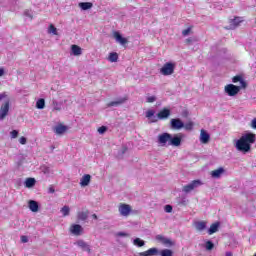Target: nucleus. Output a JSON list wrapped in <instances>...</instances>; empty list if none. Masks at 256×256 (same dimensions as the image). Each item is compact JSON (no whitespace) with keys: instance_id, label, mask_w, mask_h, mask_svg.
<instances>
[{"instance_id":"1","label":"nucleus","mask_w":256,"mask_h":256,"mask_svg":"<svg viewBox=\"0 0 256 256\" xmlns=\"http://www.w3.org/2000/svg\"><path fill=\"white\" fill-rule=\"evenodd\" d=\"M183 133H178V134H170L167 132H164L162 134L158 135V140L157 143L160 145V147H181V143L183 141Z\"/></svg>"},{"instance_id":"2","label":"nucleus","mask_w":256,"mask_h":256,"mask_svg":"<svg viewBox=\"0 0 256 256\" xmlns=\"http://www.w3.org/2000/svg\"><path fill=\"white\" fill-rule=\"evenodd\" d=\"M255 141L256 135L251 132H247L243 134L240 139L236 140L235 147L237 151H240V153H249V151H251V145H253Z\"/></svg>"},{"instance_id":"3","label":"nucleus","mask_w":256,"mask_h":256,"mask_svg":"<svg viewBox=\"0 0 256 256\" xmlns=\"http://www.w3.org/2000/svg\"><path fill=\"white\" fill-rule=\"evenodd\" d=\"M161 75H164L165 77L169 75H173L175 73V63H165L163 67L160 69Z\"/></svg>"},{"instance_id":"4","label":"nucleus","mask_w":256,"mask_h":256,"mask_svg":"<svg viewBox=\"0 0 256 256\" xmlns=\"http://www.w3.org/2000/svg\"><path fill=\"white\" fill-rule=\"evenodd\" d=\"M201 185H203V182H201V180H194L189 184L183 186L182 191L183 193H191V191H194V189H197V187H201Z\"/></svg>"},{"instance_id":"5","label":"nucleus","mask_w":256,"mask_h":256,"mask_svg":"<svg viewBox=\"0 0 256 256\" xmlns=\"http://www.w3.org/2000/svg\"><path fill=\"white\" fill-rule=\"evenodd\" d=\"M241 86H236L233 84H228L225 86L224 91L229 95V97H235L241 91Z\"/></svg>"},{"instance_id":"6","label":"nucleus","mask_w":256,"mask_h":256,"mask_svg":"<svg viewBox=\"0 0 256 256\" xmlns=\"http://www.w3.org/2000/svg\"><path fill=\"white\" fill-rule=\"evenodd\" d=\"M185 127V123L182 122L179 118H173L170 120V129L174 131H181Z\"/></svg>"},{"instance_id":"7","label":"nucleus","mask_w":256,"mask_h":256,"mask_svg":"<svg viewBox=\"0 0 256 256\" xmlns=\"http://www.w3.org/2000/svg\"><path fill=\"white\" fill-rule=\"evenodd\" d=\"M118 211L122 217H129L131 213V206L128 204L120 203L118 206Z\"/></svg>"},{"instance_id":"8","label":"nucleus","mask_w":256,"mask_h":256,"mask_svg":"<svg viewBox=\"0 0 256 256\" xmlns=\"http://www.w3.org/2000/svg\"><path fill=\"white\" fill-rule=\"evenodd\" d=\"M245 20L243 19V17H235L234 19H231L229 21V25L226 27V29H237V27H239V25H241V23H243Z\"/></svg>"},{"instance_id":"9","label":"nucleus","mask_w":256,"mask_h":256,"mask_svg":"<svg viewBox=\"0 0 256 256\" xmlns=\"http://www.w3.org/2000/svg\"><path fill=\"white\" fill-rule=\"evenodd\" d=\"M9 107L10 102L7 100L5 103H3L0 107V121H3L7 115H9Z\"/></svg>"},{"instance_id":"10","label":"nucleus","mask_w":256,"mask_h":256,"mask_svg":"<svg viewBox=\"0 0 256 256\" xmlns=\"http://www.w3.org/2000/svg\"><path fill=\"white\" fill-rule=\"evenodd\" d=\"M210 139H211V136L209 135V133H207V131L202 129L200 132V142L203 143V145H207Z\"/></svg>"},{"instance_id":"11","label":"nucleus","mask_w":256,"mask_h":256,"mask_svg":"<svg viewBox=\"0 0 256 256\" xmlns=\"http://www.w3.org/2000/svg\"><path fill=\"white\" fill-rule=\"evenodd\" d=\"M71 234L79 236L81 233H83V227L79 224H74L70 228Z\"/></svg>"},{"instance_id":"12","label":"nucleus","mask_w":256,"mask_h":256,"mask_svg":"<svg viewBox=\"0 0 256 256\" xmlns=\"http://www.w3.org/2000/svg\"><path fill=\"white\" fill-rule=\"evenodd\" d=\"M157 255H159V249L157 248H150L147 251L139 253V256H157Z\"/></svg>"},{"instance_id":"13","label":"nucleus","mask_w":256,"mask_h":256,"mask_svg":"<svg viewBox=\"0 0 256 256\" xmlns=\"http://www.w3.org/2000/svg\"><path fill=\"white\" fill-rule=\"evenodd\" d=\"M69 128L63 124H58L54 127V133L56 135H63Z\"/></svg>"},{"instance_id":"14","label":"nucleus","mask_w":256,"mask_h":256,"mask_svg":"<svg viewBox=\"0 0 256 256\" xmlns=\"http://www.w3.org/2000/svg\"><path fill=\"white\" fill-rule=\"evenodd\" d=\"M225 173V169L223 167H220L216 170H213L211 172L212 179H221V176Z\"/></svg>"},{"instance_id":"15","label":"nucleus","mask_w":256,"mask_h":256,"mask_svg":"<svg viewBox=\"0 0 256 256\" xmlns=\"http://www.w3.org/2000/svg\"><path fill=\"white\" fill-rule=\"evenodd\" d=\"M71 55H74V57H79L80 55H83V49L73 44L71 46Z\"/></svg>"},{"instance_id":"16","label":"nucleus","mask_w":256,"mask_h":256,"mask_svg":"<svg viewBox=\"0 0 256 256\" xmlns=\"http://www.w3.org/2000/svg\"><path fill=\"white\" fill-rule=\"evenodd\" d=\"M76 244L78 247H80V249H83V251L91 253V248L89 247V244H87V242H85L84 240H78Z\"/></svg>"},{"instance_id":"17","label":"nucleus","mask_w":256,"mask_h":256,"mask_svg":"<svg viewBox=\"0 0 256 256\" xmlns=\"http://www.w3.org/2000/svg\"><path fill=\"white\" fill-rule=\"evenodd\" d=\"M171 115V110L164 108L161 110L158 114L157 117L158 119H168V117Z\"/></svg>"},{"instance_id":"18","label":"nucleus","mask_w":256,"mask_h":256,"mask_svg":"<svg viewBox=\"0 0 256 256\" xmlns=\"http://www.w3.org/2000/svg\"><path fill=\"white\" fill-rule=\"evenodd\" d=\"M91 183V175L86 174L80 179L81 187H87Z\"/></svg>"},{"instance_id":"19","label":"nucleus","mask_w":256,"mask_h":256,"mask_svg":"<svg viewBox=\"0 0 256 256\" xmlns=\"http://www.w3.org/2000/svg\"><path fill=\"white\" fill-rule=\"evenodd\" d=\"M88 218H89V210L79 211L77 213L78 221H87Z\"/></svg>"},{"instance_id":"20","label":"nucleus","mask_w":256,"mask_h":256,"mask_svg":"<svg viewBox=\"0 0 256 256\" xmlns=\"http://www.w3.org/2000/svg\"><path fill=\"white\" fill-rule=\"evenodd\" d=\"M114 38L116 39L117 43H120V45H127V38L121 36L119 32H114Z\"/></svg>"},{"instance_id":"21","label":"nucleus","mask_w":256,"mask_h":256,"mask_svg":"<svg viewBox=\"0 0 256 256\" xmlns=\"http://www.w3.org/2000/svg\"><path fill=\"white\" fill-rule=\"evenodd\" d=\"M28 207L32 213H37V211H39V204L35 200H30Z\"/></svg>"},{"instance_id":"22","label":"nucleus","mask_w":256,"mask_h":256,"mask_svg":"<svg viewBox=\"0 0 256 256\" xmlns=\"http://www.w3.org/2000/svg\"><path fill=\"white\" fill-rule=\"evenodd\" d=\"M147 119H150V123H157V117H155V110H148L146 112Z\"/></svg>"},{"instance_id":"23","label":"nucleus","mask_w":256,"mask_h":256,"mask_svg":"<svg viewBox=\"0 0 256 256\" xmlns=\"http://www.w3.org/2000/svg\"><path fill=\"white\" fill-rule=\"evenodd\" d=\"M125 101H127V98H119L116 101H112L110 103H108V107H118V105H123V103H125Z\"/></svg>"},{"instance_id":"24","label":"nucleus","mask_w":256,"mask_h":256,"mask_svg":"<svg viewBox=\"0 0 256 256\" xmlns=\"http://www.w3.org/2000/svg\"><path fill=\"white\" fill-rule=\"evenodd\" d=\"M194 225L195 229H197L198 231H205V229H207V222L205 221H198Z\"/></svg>"},{"instance_id":"25","label":"nucleus","mask_w":256,"mask_h":256,"mask_svg":"<svg viewBox=\"0 0 256 256\" xmlns=\"http://www.w3.org/2000/svg\"><path fill=\"white\" fill-rule=\"evenodd\" d=\"M232 81L234 83H240V87L242 89H245L247 87V83L243 81V78L241 76H235Z\"/></svg>"},{"instance_id":"26","label":"nucleus","mask_w":256,"mask_h":256,"mask_svg":"<svg viewBox=\"0 0 256 256\" xmlns=\"http://www.w3.org/2000/svg\"><path fill=\"white\" fill-rule=\"evenodd\" d=\"M108 61H110V63H117V61H119V54H117V52H111L108 56Z\"/></svg>"},{"instance_id":"27","label":"nucleus","mask_w":256,"mask_h":256,"mask_svg":"<svg viewBox=\"0 0 256 256\" xmlns=\"http://www.w3.org/2000/svg\"><path fill=\"white\" fill-rule=\"evenodd\" d=\"M219 231V222H216L210 226L208 229V235H213V233H217Z\"/></svg>"},{"instance_id":"28","label":"nucleus","mask_w":256,"mask_h":256,"mask_svg":"<svg viewBox=\"0 0 256 256\" xmlns=\"http://www.w3.org/2000/svg\"><path fill=\"white\" fill-rule=\"evenodd\" d=\"M79 7L82 9V11H87L93 7V3L81 2V3H79Z\"/></svg>"},{"instance_id":"29","label":"nucleus","mask_w":256,"mask_h":256,"mask_svg":"<svg viewBox=\"0 0 256 256\" xmlns=\"http://www.w3.org/2000/svg\"><path fill=\"white\" fill-rule=\"evenodd\" d=\"M35 178H27L25 181V187H27L28 189H31V187H35Z\"/></svg>"},{"instance_id":"30","label":"nucleus","mask_w":256,"mask_h":256,"mask_svg":"<svg viewBox=\"0 0 256 256\" xmlns=\"http://www.w3.org/2000/svg\"><path fill=\"white\" fill-rule=\"evenodd\" d=\"M48 34L49 35H59V33L57 32V28L55 27V25L50 24L48 27Z\"/></svg>"},{"instance_id":"31","label":"nucleus","mask_w":256,"mask_h":256,"mask_svg":"<svg viewBox=\"0 0 256 256\" xmlns=\"http://www.w3.org/2000/svg\"><path fill=\"white\" fill-rule=\"evenodd\" d=\"M60 213H62L63 217H68L69 213H71V208L66 205L61 208Z\"/></svg>"},{"instance_id":"32","label":"nucleus","mask_w":256,"mask_h":256,"mask_svg":"<svg viewBox=\"0 0 256 256\" xmlns=\"http://www.w3.org/2000/svg\"><path fill=\"white\" fill-rule=\"evenodd\" d=\"M133 245H135L136 247H144L145 241L141 240V238H135L133 240Z\"/></svg>"},{"instance_id":"33","label":"nucleus","mask_w":256,"mask_h":256,"mask_svg":"<svg viewBox=\"0 0 256 256\" xmlns=\"http://www.w3.org/2000/svg\"><path fill=\"white\" fill-rule=\"evenodd\" d=\"M36 107L38 109H45V99L40 98L39 100H37Z\"/></svg>"},{"instance_id":"34","label":"nucleus","mask_w":256,"mask_h":256,"mask_svg":"<svg viewBox=\"0 0 256 256\" xmlns=\"http://www.w3.org/2000/svg\"><path fill=\"white\" fill-rule=\"evenodd\" d=\"M214 248H215V244H213L210 240H207L205 243L206 251H213Z\"/></svg>"},{"instance_id":"35","label":"nucleus","mask_w":256,"mask_h":256,"mask_svg":"<svg viewBox=\"0 0 256 256\" xmlns=\"http://www.w3.org/2000/svg\"><path fill=\"white\" fill-rule=\"evenodd\" d=\"M160 256H173V251L171 249L161 250Z\"/></svg>"},{"instance_id":"36","label":"nucleus","mask_w":256,"mask_h":256,"mask_svg":"<svg viewBox=\"0 0 256 256\" xmlns=\"http://www.w3.org/2000/svg\"><path fill=\"white\" fill-rule=\"evenodd\" d=\"M183 129L186 131H193V122H187L184 124Z\"/></svg>"},{"instance_id":"37","label":"nucleus","mask_w":256,"mask_h":256,"mask_svg":"<svg viewBox=\"0 0 256 256\" xmlns=\"http://www.w3.org/2000/svg\"><path fill=\"white\" fill-rule=\"evenodd\" d=\"M52 105H53V111H61V104H59V102L53 101Z\"/></svg>"},{"instance_id":"38","label":"nucleus","mask_w":256,"mask_h":256,"mask_svg":"<svg viewBox=\"0 0 256 256\" xmlns=\"http://www.w3.org/2000/svg\"><path fill=\"white\" fill-rule=\"evenodd\" d=\"M157 101V97L155 96H147L146 97V103H155Z\"/></svg>"},{"instance_id":"39","label":"nucleus","mask_w":256,"mask_h":256,"mask_svg":"<svg viewBox=\"0 0 256 256\" xmlns=\"http://www.w3.org/2000/svg\"><path fill=\"white\" fill-rule=\"evenodd\" d=\"M10 135L12 139H17V137L19 136V131L13 130L10 132Z\"/></svg>"},{"instance_id":"40","label":"nucleus","mask_w":256,"mask_h":256,"mask_svg":"<svg viewBox=\"0 0 256 256\" xmlns=\"http://www.w3.org/2000/svg\"><path fill=\"white\" fill-rule=\"evenodd\" d=\"M18 159H19L18 165L21 166V165H23V163H25L26 157H25V155H20V156L18 157Z\"/></svg>"},{"instance_id":"41","label":"nucleus","mask_w":256,"mask_h":256,"mask_svg":"<svg viewBox=\"0 0 256 256\" xmlns=\"http://www.w3.org/2000/svg\"><path fill=\"white\" fill-rule=\"evenodd\" d=\"M106 132H107V128L105 126H101V127L98 128V133L100 135H103Z\"/></svg>"},{"instance_id":"42","label":"nucleus","mask_w":256,"mask_h":256,"mask_svg":"<svg viewBox=\"0 0 256 256\" xmlns=\"http://www.w3.org/2000/svg\"><path fill=\"white\" fill-rule=\"evenodd\" d=\"M164 211H165L166 213H171V212L173 211V206H171V205H166V206L164 207Z\"/></svg>"},{"instance_id":"43","label":"nucleus","mask_w":256,"mask_h":256,"mask_svg":"<svg viewBox=\"0 0 256 256\" xmlns=\"http://www.w3.org/2000/svg\"><path fill=\"white\" fill-rule=\"evenodd\" d=\"M117 237H130L129 233L127 232H118Z\"/></svg>"},{"instance_id":"44","label":"nucleus","mask_w":256,"mask_h":256,"mask_svg":"<svg viewBox=\"0 0 256 256\" xmlns=\"http://www.w3.org/2000/svg\"><path fill=\"white\" fill-rule=\"evenodd\" d=\"M163 245H173V242H171V239H168L166 237H164V240H163Z\"/></svg>"},{"instance_id":"45","label":"nucleus","mask_w":256,"mask_h":256,"mask_svg":"<svg viewBox=\"0 0 256 256\" xmlns=\"http://www.w3.org/2000/svg\"><path fill=\"white\" fill-rule=\"evenodd\" d=\"M190 33H191V28H187V29L182 31V35L184 37H187V35H189Z\"/></svg>"},{"instance_id":"46","label":"nucleus","mask_w":256,"mask_h":256,"mask_svg":"<svg viewBox=\"0 0 256 256\" xmlns=\"http://www.w3.org/2000/svg\"><path fill=\"white\" fill-rule=\"evenodd\" d=\"M19 143L21 145H26L27 144V138H25L24 136L20 137Z\"/></svg>"},{"instance_id":"47","label":"nucleus","mask_w":256,"mask_h":256,"mask_svg":"<svg viewBox=\"0 0 256 256\" xmlns=\"http://www.w3.org/2000/svg\"><path fill=\"white\" fill-rule=\"evenodd\" d=\"M24 15H26V17H30V19H33V12L29 11V10H26L24 12Z\"/></svg>"},{"instance_id":"48","label":"nucleus","mask_w":256,"mask_h":256,"mask_svg":"<svg viewBox=\"0 0 256 256\" xmlns=\"http://www.w3.org/2000/svg\"><path fill=\"white\" fill-rule=\"evenodd\" d=\"M9 95L7 94V92H3L0 94V101H3V99H7Z\"/></svg>"},{"instance_id":"49","label":"nucleus","mask_w":256,"mask_h":256,"mask_svg":"<svg viewBox=\"0 0 256 256\" xmlns=\"http://www.w3.org/2000/svg\"><path fill=\"white\" fill-rule=\"evenodd\" d=\"M164 240H165V237L163 235L156 236V241H160L161 243H163Z\"/></svg>"},{"instance_id":"50","label":"nucleus","mask_w":256,"mask_h":256,"mask_svg":"<svg viewBox=\"0 0 256 256\" xmlns=\"http://www.w3.org/2000/svg\"><path fill=\"white\" fill-rule=\"evenodd\" d=\"M22 243H29V238L27 236H21Z\"/></svg>"},{"instance_id":"51","label":"nucleus","mask_w":256,"mask_h":256,"mask_svg":"<svg viewBox=\"0 0 256 256\" xmlns=\"http://www.w3.org/2000/svg\"><path fill=\"white\" fill-rule=\"evenodd\" d=\"M251 127H252V129H256V118H254V119L251 121Z\"/></svg>"},{"instance_id":"52","label":"nucleus","mask_w":256,"mask_h":256,"mask_svg":"<svg viewBox=\"0 0 256 256\" xmlns=\"http://www.w3.org/2000/svg\"><path fill=\"white\" fill-rule=\"evenodd\" d=\"M5 75V69L0 68V77H3Z\"/></svg>"},{"instance_id":"53","label":"nucleus","mask_w":256,"mask_h":256,"mask_svg":"<svg viewBox=\"0 0 256 256\" xmlns=\"http://www.w3.org/2000/svg\"><path fill=\"white\" fill-rule=\"evenodd\" d=\"M186 43H188V45L191 44V43H193V39L187 38V39H186Z\"/></svg>"},{"instance_id":"54","label":"nucleus","mask_w":256,"mask_h":256,"mask_svg":"<svg viewBox=\"0 0 256 256\" xmlns=\"http://www.w3.org/2000/svg\"><path fill=\"white\" fill-rule=\"evenodd\" d=\"M225 256H233V253L228 251L225 253Z\"/></svg>"},{"instance_id":"55","label":"nucleus","mask_w":256,"mask_h":256,"mask_svg":"<svg viewBox=\"0 0 256 256\" xmlns=\"http://www.w3.org/2000/svg\"><path fill=\"white\" fill-rule=\"evenodd\" d=\"M49 193H55V189L54 188H49Z\"/></svg>"},{"instance_id":"56","label":"nucleus","mask_w":256,"mask_h":256,"mask_svg":"<svg viewBox=\"0 0 256 256\" xmlns=\"http://www.w3.org/2000/svg\"><path fill=\"white\" fill-rule=\"evenodd\" d=\"M93 219H97V214L92 215Z\"/></svg>"},{"instance_id":"57","label":"nucleus","mask_w":256,"mask_h":256,"mask_svg":"<svg viewBox=\"0 0 256 256\" xmlns=\"http://www.w3.org/2000/svg\"><path fill=\"white\" fill-rule=\"evenodd\" d=\"M253 256H256V253Z\"/></svg>"}]
</instances>
